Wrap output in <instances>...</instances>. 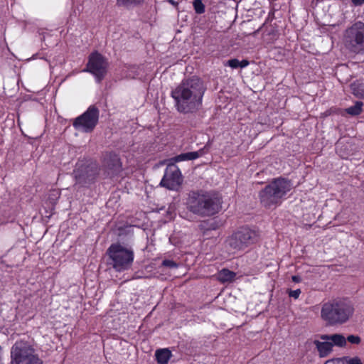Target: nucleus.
Segmentation results:
<instances>
[{"mask_svg":"<svg viewBox=\"0 0 364 364\" xmlns=\"http://www.w3.org/2000/svg\"><path fill=\"white\" fill-rule=\"evenodd\" d=\"M205 88L197 77L183 80L172 90L171 95L175 101L176 109L181 113H193L202 105Z\"/></svg>","mask_w":364,"mask_h":364,"instance_id":"nucleus-1","label":"nucleus"},{"mask_svg":"<svg viewBox=\"0 0 364 364\" xmlns=\"http://www.w3.org/2000/svg\"><path fill=\"white\" fill-rule=\"evenodd\" d=\"M221 203L220 198L215 193H193L188 199V208L195 214L210 216L220 210Z\"/></svg>","mask_w":364,"mask_h":364,"instance_id":"nucleus-2","label":"nucleus"},{"mask_svg":"<svg viewBox=\"0 0 364 364\" xmlns=\"http://www.w3.org/2000/svg\"><path fill=\"white\" fill-rule=\"evenodd\" d=\"M291 188L289 181L282 178H276L259 192L260 203L265 208L276 207L281 203Z\"/></svg>","mask_w":364,"mask_h":364,"instance_id":"nucleus-3","label":"nucleus"},{"mask_svg":"<svg viewBox=\"0 0 364 364\" xmlns=\"http://www.w3.org/2000/svg\"><path fill=\"white\" fill-rule=\"evenodd\" d=\"M353 314V308L343 302L328 301L322 305L321 317L329 325L343 323Z\"/></svg>","mask_w":364,"mask_h":364,"instance_id":"nucleus-4","label":"nucleus"},{"mask_svg":"<svg viewBox=\"0 0 364 364\" xmlns=\"http://www.w3.org/2000/svg\"><path fill=\"white\" fill-rule=\"evenodd\" d=\"M11 364H43L33 346L28 341H16L11 349Z\"/></svg>","mask_w":364,"mask_h":364,"instance_id":"nucleus-5","label":"nucleus"},{"mask_svg":"<svg viewBox=\"0 0 364 364\" xmlns=\"http://www.w3.org/2000/svg\"><path fill=\"white\" fill-rule=\"evenodd\" d=\"M257 233L248 228H242L229 236L226 240V247L232 253L245 250L257 240Z\"/></svg>","mask_w":364,"mask_h":364,"instance_id":"nucleus-6","label":"nucleus"},{"mask_svg":"<svg viewBox=\"0 0 364 364\" xmlns=\"http://www.w3.org/2000/svg\"><path fill=\"white\" fill-rule=\"evenodd\" d=\"M112 264L117 272L129 269L133 263L134 254L132 248L121 244H112L107 250Z\"/></svg>","mask_w":364,"mask_h":364,"instance_id":"nucleus-7","label":"nucleus"},{"mask_svg":"<svg viewBox=\"0 0 364 364\" xmlns=\"http://www.w3.org/2000/svg\"><path fill=\"white\" fill-rule=\"evenodd\" d=\"M345 47L351 53H364V23L358 21L348 27L344 33Z\"/></svg>","mask_w":364,"mask_h":364,"instance_id":"nucleus-8","label":"nucleus"},{"mask_svg":"<svg viewBox=\"0 0 364 364\" xmlns=\"http://www.w3.org/2000/svg\"><path fill=\"white\" fill-rule=\"evenodd\" d=\"M98 119L99 109L92 105L74 119L73 126L79 132H91L97 124Z\"/></svg>","mask_w":364,"mask_h":364,"instance_id":"nucleus-9","label":"nucleus"},{"mask_svg":"<svg viewBox=\"0 0 364 364\" xmlns=\"http://www.w3.org/2000/svg\"><path fill=\"white\" fill-rule=\"evenodd\" d=\"M314 343L321 358L328 356L334 346L343 347L346 345V338L341 334L321 335L319 340H315Z\"/></svg>","mask_w":364,"mask_h":364,"instance_id":"nucleus-10","label":"nucleus"},{"mask_svg":"<svg viewBox=\"0 0 364 364\" xmlns=\"http://www.w3.org/2000/svg\"><path fill=\"white\" fill-rule=\"evenodd\" d=\"M108 63L105 58L100 53H92L89 56L87 67L84 72H89L95 76L97 82H100L106 75Z\"/></svg>","mask_w":364,"mask_h":364,"instance_id":"nucleus-11","label":"nucleus"},{"mask_svg":"<svg viewBox=\"0 0 364 364\" xmlns=\"http://www.w3.org/2000/svg\"><path fill=\"white\" fill-rule=\"evenodd\" d=\"M97 174V167L93 164L79 162L76 164L73 175L76 183L85 186L90 183Z\"/></svg>","mask_w":364,"mask_h":364,"instance_id":"nucleus-12","label":"nucleus"},{"mask_svg":"<svg viewBox=\"0 0 364 364\" xmlns=\"http://www.w3.org/2000/svg\"><path fill=\"white\" fill-rule=\"evenodd\" d=\"M183 182V177L178 167L173 164H168L160 185L169 190H178Z\"/></svg>","mask_w":364,"mask_h":364,"instance_id":"nucleus-13","label":"nucleus"},{"mask_svg":"<svg viewBox=\"0 0 364 364\" xmlns=\"http://www.w3.org/2000/svg\"><path fill=\"white\" fill-rule=\"evenodd\" d=\"M107 173L112 176L117 174L122 169V164L117 156H110L109 160L107 162Z\"/></svg>","mask_w":364,"mask_h":364,"instance_id":"nucleus-14","label":"nucleus"},{"mask_svg":"<svg viewBox=\"0 0 364 364\" xmlns=\"http://www.w3.org/2000/svg\"><path fill=\"white\" fill-rule=\"evenodd\" d=\"M155 356L159 364H167L171 357V352L167 348L159 349L156 351Z\"/></svg>","mask_w":364,"mask_h":364,"instance_id":"nucleus-15","label":"nucleus"},{"mask_svg":"<svg viewBox=\"0 0 364 364\" xmlns=\"http://www.w3.org/2000/svg\"><path fill=\"white\" fill-rule=\"evenodd\" d=\"M236 274L228 269H223L217 275L218 279L223 282H231L235 278Z\"/></svg>","mask_w":364,"mask_h":364,"instance_id":"nucleus-16","label":"nucleus"},{"mask_svg":"<svg viewBox=\"0 0 364 364\" xmlns=\"http://www.w3.org/2000/svg\"><path fill=\"white\" fill-rule=\"evenodd\" d=\"M363 102L358 101L353 106L346 109V112L350 115L355 116L359 114L362 110Z\"/></svg>","mask_w":364,"mask_h":364,"instance_id":"nucleus-17","label":"nucleus"},{"mask_svg":"<svg viewBox=\"0 0 364 364\" xmlns=\"http://www.w3.org/2000/svg\"><path fill=\"white\" fill-rule=\"evenodd\" d=\"M193 6L196 13L201 14L205 12V6L201 0H194L193 2Z\"/></svg>","mask_w":364,"mask_h":364,"instance_id":"nucleus-18","label":"nucleus"},{"mask_svg":"<svg viewBox=\"0 0 364 364\" xmlns=\"http://www.w3.org/2000/svg\"><path fill=\"white\" fill-rule=\"evenodd\" d=\"M188 161L186 153L181 154L175 157H173L168 160V164H175L177 162Z\"/></svg>","mask_w":364,"mask_h":364,"instance_id":"nucleus-19","label":"nucleus"},{"mask_svg":"<svg viewBox=\"0 0 364 364\" xmlns=\"http://www.w3.org/2000/svg\"><path fill=\"white\" fill-rule=\"evenodd\" d=\"M203 154V151L202 149L198 151H191V152H187V159L188 160H194L196 159L199 158Z\"/></svg>","mask_w":364,"mask_h":364,"instance_id":"nucleus-20","label":"nucleus"},{"mask_svg":"<svg viewBox=\"0 0 364 364\" xmlns=\"http://www.w3.org/2000/svg\"><path fill=\"white\" fill-rule=\"evenodd\" d=\"M343 364H362L360 360L358 358H342Z\"/></svg>","mask_w":364,"mask_h":364,"instance_id":"nucleus-21","label":"nucleus"},{"mask_svg":"<svg viewBox=\"0 0 364 364\" xmlns=\"http://www.w3.org/2000/svg\"><path fill=\"white\" fill-rule=\"evenodd\" d=\"M225 65L230 66L232 68H237L240 65L239 60L236 58L230 59L225 63Z\"/></svg>","mask_w":364,"mask_h":364,"instance_id":"nucleus-22","label":"nucleus"},{"mask_svg":"<svg viewBox=\"0 0 364 364\" xmlns=\"http://www.w3.org/2000/svg\"><path fill=\"white\" fill-rule=\"evenodd\" d=\"M348 341L350 343L358 344L360 341V338L358 336L350 335L346 338V341Z\"/></svg>","mask_w":364,"mask_h":364,"instance_id":"nucleus-23","label":"nucleus"},{"mask_svg":"<svg viewBox=\"0 0 364 364\" xmlns=\"http://www.w3.org/2000/svg\"><path fill=\"white\" fill-rule=\"evenodd\" d=\"M162 264L163 266L169 268H176L178 267L177 264L174 261L170 259H164L162 262Z\"/></svg>","mask_w":364,"mask_h":364,"instance_id":"nucleus-24","label":"nucleus"},{"mask_svg":"<svg viewBox=\"0 0 364 364\" xmlns=\"http://www.w3.org/2000/svg\"><path fill=\"white\" fill-rule=\"evenodd\" d=\"M142 0H117V3L120 5H129L133 4H139Z\"/></svg>","mask_w":364,"mask_h":364,"instance_id":"nucleus-25","label":"nucleus"},{"mask_svg":"<svg viewBox=\"0 0 364 364\" xmlns=\"http://www.w3.org/2000/svg\"><path fill=\"white\" fill-rule=\"evenodd\" d=\"M301 290L299 289H296V290H290L289 291V296L290 297H292L295 299H298L299 295L301 294Z\"/></svg>","mask_w":364,"mask_h":364,"instance_id":"nucleus-26","label":"nucleus"},{"mask_svg":"<svg viewBox=\"0 0 364 364\" xmlns=\"http://www.w3.org/2000/svg\"><path fill=\"white\" fill-rule=\"evenodd\" d=\"M324 364H343V358H336L327 360Z\"/></svg>","mask_w":364,"mask_h":364,"instance_id":"nucleus-27","label":"nucleus"},{"mask_svg":"<svg viewBox=\"0 0 364 364\" xmlns=\"http://www.w3.org/2000/svg\"><path fill=\"white\" fill-rule=\"evenodd\" d=\"M239 67L243 68L247 67L250 64V63L247 60H242V61H239Z\"/></svg>","mask_w":364,"mask_h":364,"instance_id":"nucleus-28","label":"nucleus"},{"mask_svg":"<svg viewBox=\"0 0 364 364\" xmlns=\"http://www.w3.org/2000/svg\"><path fill=\"white\" fill-rule=\"evenodd\" d=\"M355 5H361L364 3V0H352Z\"/></svg>","mask_w":364,"mask_h":364,"instance_id":"nucleus-29","label":"nucleus"},{"mask_svg":"<svg viewBox=\"0 0 364 364\" xmlns=\"http://www.w3.org/2000/svg\"><path fill=\"white\" fill-rule=\"evenodd\" d=\"M167 1L168 3H170L171 4H172L174 6H177V5H178V3L176 2L174 0H167Z\"/></svg>","mask_w":364,"mask_h":364,"instance_id":"nucleus-30","label":"nucleus"},{"mask_svg":"<svg viewBox=\"0 0 364 364\" xmlns=\"http://www.w3.org/2000/svg\"><path fill=\"white\" fill-rule=\"evenodd\" d=\"M292 280L295 282H300V278L297 276H293Z\"/></svg>","mask_w":364,"mask_h":364,"instance_id":"nucleus-31","label":"nucleus"},{"mask_svg":"<svg viewBox=\"0 0 364 364\" xmlns=\"http://www.w3.org/2000/svg\"><path fill=\"white\" fill-rule=\"evenodd\" d=\"M352 89H353V90H354V89H353V85H352ZM353 93H354L355 95H360V93H359V92H355V90H353Z\"/></svg>","mask_w":364,"mask_h":364,"instance_id":"nucleus-32","label":"nucleus"},{"mask_svg":"<svg viewBox=\"0 0 364 364\" xmlns=\"http://www.w3.org/2000/svg\"><path fill=\"white\" fill-rule=\"evenodd\" d=\"M362 187H363V188L364 189V181H363V183H362Z\"/></svg>","mask_w":364,"mask_h":364,"instance_id":"nucleus-33","label":"nucleus"}]
</instances>
